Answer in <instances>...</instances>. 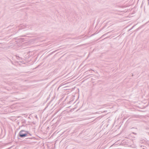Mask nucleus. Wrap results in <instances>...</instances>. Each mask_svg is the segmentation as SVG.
<instances>
[{"instance_id":"nucleus-6","label":"nucleus","mask_w":149,"mask_h":149,"mask_svg":"<svg viewBox=\"0 0 149 149\" xmlns=\"http://www.w3.org/2000/svg\"><path fill=\"white\" fill-rule=\"evenodd\" d=\"M148 5H149V0H148Z\"/></svg>"},{"instance_id":"nucleus-14","label":"nucleus","mask_w":149,"mask_h":149,"mask_svg":"<svg viewBox=\"0 0 149 149\" xmlns=\"http://www.w3.org/2000/svg\"><path fill=\"white\" fill-rule=\"evenodd\" d=\"M143 148V149H146L144 148Z\"/></svg>"},{"instance_id":"nucleus-8","label":"nucleus","mask_w":149,"mask_h":149,"mask_svg":"<svg viewBox=\"0 0 149 149\" xmlns=\"http://www.w3.org/2000/svg\"><path fill=\"white\" fill-rule=\"evenodd\" d=\"M28 26V25H27V26H26V28H28V27H27Z\"/></svg>"},{"instance_id":"nucleus-7","label":"nucleus","mask_w":149,"mask_h":149,"mask_svg":"<svg viewBox=\"0 0 149 149\" xmlns=\"http://www.w3.org/2000/svg\"><path fill=\"white\" fill-rule=\"evenodd\" d=\"M134 26H132V28H131V29H133V27H134Z\"/></svg>"},{"instance_id":"nucleus-3","label":"nucleus","mask_w":149,"mask_h":149,"mask_svg":"<svg viewBox=\"0 0 149 149\" xmlns=\"http://www.w3.org/2000/svg\"><path fill=\"white\" fill-rule=\"evenodd\" d=\"M92 71H94L93 70L91 69L89 70H88L85 73H86V74H88V72H90V71H91V72L92 73Z\"/></svg>"},{"instance_id":"nucleus-2","label":"nucleus","mask_w":149,"mask_h":149,"mask_svg":"<svg viewBox=\"0 0 149 149\" xmlns=\"http://www.w3.org/2000/svg\"><path fill=\"white\" fill-rule=\"evenodd\" d=\"M26 121L24 119H23L21 120V123L22 124H25L26 123Z\"/></svg>"},{"instance_id":"nucleus-15","label":"nucleus","mask_w":149,"mask_h":149,"mask_svg":"<svg viewBox=\"0 0 149 149\" xmlns=\"http://www.w3.org/2000/svg\"><path fill=\"white\" fill-rule=\"evenodd\" d=\"M133 74H132V76H133Z\"/></svg>"},{"instance_id":"nucleus-10","label":"nucleus","mask_w":149,"mask_h":149,"mask_svg":"<svg viewBox=\"0 0 149 149\" xmlns=\"http://www.w3.org/2000/svg\"><path fill=\"white\" fill-rule=\"evenodd\" d=\"M28 138H28H29V139H31V138H30V137H28V138Z\"/></svg>"},{"instance_id":"nucleus-5","label":"nucleus","mask_w":149,"mask_h":149,"mask_svg":"<svg viewBox=\"0 0 149 149\" xmlns=\"http://www.w3.org/2000/svg\"><path fill=\"white\" fill-rule=\"evenodd\" d=\"M24 124H23V125H22L21 126H20V127H24Z\"/></svg>"},{"instance_id":"nucleus-13","label":"nucleus","mask_w":149,"mask_h":149,"mask_svg":"<svg viewBox=\"0 0 149 149\" xmlns=\"http://www.w3.org/2000/svg\"><path fill=\"white\" fill-rule=\"evenodd\" d=\"M19 29V30L20 29Z\"/></svg>"},{"instance_id":"nucleus-11","label":"nucleus","mask_w":149,"mask_h":149,"mask_svg":"<svg viewBox=\"0 0 149 149\" xmlns=\"http://www.w3.org/2000/svg\"><path fill=\"white\" fill-rule=\"evenodd\" d=\"M142 146H143V147H144L143 146H141V147H142Z\"/></svg>"},{"instance_id":"nucleus-4","label":"nucleus","mask_w":149,"mask_h":149,"mask_svg":"<svg viewBox=\"0 0 149 149\" xmlns=\"http://www.w3.org/2000/svg\"><path fill=\"white\" fill-rule=\"evenodd\" d=\"M144 142H145V141L144 140H141L139 141V143H144Z\"/></svg>"},{"instance_id":"nucleus-12","label":"nucleus","mask_w":149,"mask_h":149,"mask_svg":"<svg viewBox=\"0 0 149 149\" xmlns=\"http://www.w3.org/2000/svg\"><path fill=\"white\" fill-rule=\"evenodd\" d=\"M149 22V21L148 22H147L146 23V24L147 23H148V22Z\"/></svg>"},{"instance_id":"nucleus-1","label":"nucleus","mask_w":149,"mask_h":149,"mask_svg":"<svg viewBox=\"0 0 149 149\" xmlns=\"http://www.w3.org/2000/svg\"><path fill=\"white\" fill-rule=\"evenodd\" d=\"M31 136L32 134L30 133L29 131L22 130L19 131L18 134V138L19 139V137L21 138H24L27 137Z\"/></svg>"},{"instance_id":"nucleus-9","label":"nucleus","mask_w":149,"mask_h":149,"mask_svg":"<svg viewBox=\"0 0 149 149\" xmlns=\"http://www.w3.org/2000/svg\"><path fill=\"white\" fill-rule=\"evenodd\" d=\"M131 30V29H129V30H128V31H130V30Z\"/></svg>"}]
</instances>
